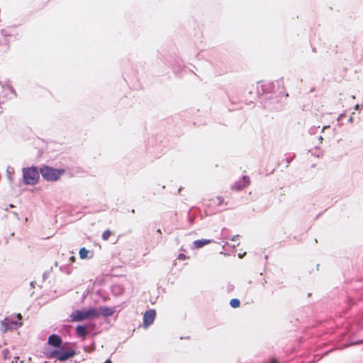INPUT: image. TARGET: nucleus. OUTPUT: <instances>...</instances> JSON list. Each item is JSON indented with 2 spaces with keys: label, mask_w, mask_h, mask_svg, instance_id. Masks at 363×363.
Returning a JSON list of instances; mask_svg holds the SVG:
<instances>
[{
  "label": "nucleus",
  "mask_w": 363,
  "mask_h": 363,
  "mask_svg": "<svg viewBox=\"0 0 363 363\" xmlns=\"http://www.w3.org/2000/svg\"><path fill=\"white\" fill-rule=\"evenodd\" d=\"M76 354V351L71 348H62L61 350L45 348L44 351V354L47 358H56L61 362H64L74 357Z\"/></svg>",
  "instance_id": "f257e3e1"
},
{
  "label": "nucleus",
  "mask_w": 363,
  "mask_h": 363,
  "mask_svg": "<svg viewBox=\"0 0 363 363\" xmlns=\"http://www.w3.org/2000/svg\"><path fill=\"white\" fill-rule=\"evenodd\" d=\"M99 316V313L95 308H89V309L84 310H76L74 311L69 316L67 319L69 321H82L88 318L92 317H98Z\"/></svg>",
  "instance_id": "f03ea898"
},
{
  "label": "nucleus",
  "mask_w": 363,
  "mask_h": 363,
  "mask_svg": "<svg viewBox=\"0 0 363 363\" xmlns=\"http://www.w3.org/2000/svg\"><path fill=\"white\" fill-rule=\"evenodd\" d=\"M43 179L49 182H55L60 179L62 174L65 173L63 169H57L50 166H43L40 169Z\"/></svg>",
  "instance_id": "7ed1b4c3"
},
{
  "label": "nucleus",
  "mask_w": 363,
  "mask_h": 363,
  "mask_svg": "<svg viewBox=\"0 0 363 363\" xmlns=\"http://www.w3.org/2000/svg\"><path fill=\"white\" fill-rule=\"evenodd\" d=\"M39 172L40 171H38L35 167L23 168L22 173L23 182L28 185H34L37 184L39 180Z\"/></svg>",
  "instance_id": "20e7f679"
},
{
  "label": "nucleus",
  "mask_w": 363,
  "mask_h": 363,
  "mask_svg": "<svg viewBox=\"0 0 363 363\" xmlns=\"http://www.w3.org/2000/svg\"><path fill=\"white\" fill-rule=\"evenodd\" d=\"M1 332L3 333H6L9 330L18 329V328L21 327L22 323L6 318L1 322Z\"/></svg>",
  "instance_id": "39448f33"
},
{
  "label": "nucleus",
  "mask_w": 363,
  "mask_h": 363,
  "mask_svg": "<svg viewBox=\"0 0 363 363\" xmlns=\"http://www.w3.org/2000/svg\"><path fill=\"white\" fill-rule=\"evenodd\" d=\"M274 85L273 82H259L257 86V92L258 95H262L273 91Z\"/></svg>",
  "instance_id": "423d86ee"
},
{
  "label": "nucleus",
  "mask_w": 363,
  "mask_h": 363,
  "mask_svg": "<svg viewBox=\"0 0 363 363\" xmlns=\"http://www.w3.org/2000/svg\"><path fill=\"white\" fill-rule=\"evenodd\" d=\"M156 312L154 309H150L144 313L143 315V325L145 328H147L152 325L155 318Z\"/></svg>",
  "instance_id": "0eeeda50"
},
{
  "label": "nucleus",
  "mask_w": 363,
  "mask_h": 363,
  "mask_svg": "<svg viewBox=\"0 0 363 363\" xmlns=\"http://www.w3.org/2000/svg\"><path fill=\"white\" fill-rule=\"evenodd\" d=\"M250 183L248 177L243 176L240 179L237 180L232 186L231 189L235 191H240L246 187Z\"/></svg>",
  "instance_id": "6e6552de"
},
{
  "label": "nucleus",
  "mask_w": 363,
  "mask_h": 363,
  "mask_svg": "<svg viewBox=\"0 0 363 363\" xmlns=\"http://www.w3.org/2000/svg\"><path fill=\"white\" fill-rule=\"evenodd\" d=\"M62 342V338L56 334H52L48 337V343L56 348H60Z\"/></svg>",
  "instance_id": "1a4fd4ad"
},
{
  "label": "nucleus",
  "mask_w": 363,
  "mask_h": 363,
  "mask_svg": "<svg viewBox=\"0 0 363 363\" xmlns=\"http://www.w3.org/2000/svg\"><path fill=\"white\" fill-rule=\"evenodd\" d=\"M212 242H213V240H210V239L196 240L194 241L192 247L194 249H199L206 245L211 243Z\"/></svg>",
  "instance_id": "9d476101"
},
{
  "label": "nucleus",
  "mask_w": 363,
  "mask_h": 363,
  "mask_svg": "<svg viewBox=\"0 0 363 363\" xmlns=\"http://www.w3.org/2000/svg\"><path fill=\"white\" fill-rule=\"evenodd\" d=\"M100 311L99 315L101 314L104 317H109L111 316L115 313L114 308L107 307V306H103L100 307Z\"/></svg>",
  "instance_id": "9b49d317"
},
{
  "label": "nucleus",
  "mask_w": 363,
  "mask_h": 363,
  "mask_svg": "<svg viewBox=\"0 0 363 363\" xmlns=\"http://www.w3.org/2000/svg\"><path fill=\"white\" fill-rule=\"evenodd\" d=\"M77 335L84 340L87 335V330L84 325H79L76 328Z\"/></svg>",
  "instance_id": "f8f14e48"
},
{
  "label": "nucleus",
  "mask_w": 363,
  "mask_h": 363,
  "mask_svg": "<svg viewBox=\"0 0 363 363\" xmlns=\"http://www.w3.org/2000/svg\"><path fill=\"white\" fill-rule=\"evenodd\" d=\"M89 253V250H86L85 247H82L80 250H79V257L80 258L82 259H85L87 257V255Z\"/></svg>",
  "instance_id": "ddd939ff"
},
{
  "label": "nucleus",
  "mask_w": 363,
  "mask_h": 363,
  "mask_svg": "<svg viewBox=\"0 0 363 363\" xmlns=\"http://www.w3.org/2000/svg\"><path fill=\"white\" fill-rule=\"evenodd\" d=\"M240 300L238 298H233L230 301V306L232 308H238L240 306Z\"/></svg>",
  "instance_id": "4468645a"
},
{
  "label": "nucleus",
  "mask_w": 363,
  "mask_h": 363,
  "mask_svg": "<svg viewBox=\"0 0 363 363\" xmlns=\"http://www.w3.org/2000/svg\"><path fill=\"white\" fill-rule=\"evenodd\" d=\"M363 343V340H357L356 341H350L346 345L345 347H349L352 345H360Z\"/></svg>",
  "instance_id": "2eb2a0df"
},
{
  "label": "nucleus",
  "mask_w": 363,
  "mask_h": 363,
  "mask_svg": "<svg viewBox=\"0 0 363 363\" xmlns=\"http://www.w3.org/2000/svg\"><path fill=\"white\" fill-rule=\"evenodd\" d=\"M111 235V232L109 230H106L102 233V239L104 240H107Z\"/></svg>",
  "instance_id": "dca6fc26"
},
{
  "label": "nucleus",
  "mask_w": 363,
  "mask_h": 363,
  "mask_svg": "<svg viewBox=\"0 0 363 363\" xmlns=\"http://www.w3.org/2000/svg\"><path fill=\"white\" fill-rule=\"evenodd\" d=\"M319 128L320 126H312L309 128L308 132L311 135H315L318 132Z\"/></svg>",
  "instance_id": "f3484780"
},
{
  "label": "nucleus",
  "mask_w": 363,
  "mask_h": 363,
  "mask_svg": "<svg viewBox=\"0 0 363 363\" xmlns=\"http://www.w3.org/2000/svg\"><path fill=\"white\" fill-rule=\"evenodd\" d=\"M215 202L217 203L218 206H220L224 203V199L222 196H217L216 198Z\"/></svg>",
  "instance_id": "a211bd4d"
},
{
  "label": "nucleus",
  "mask_w": 363,
  "mask_h": 363,
  "mask_svg": "<svg viewBox=\"0 0 363 363\" xmlns=\"http://www.w3.org/2000/svg\"><path fill=\"white\" fill-rule=\"evenodd\" d=\"M178 259L180 260H185L186 259V256L184 253H179Z\"/></svg>",
  "instance_id": "6ab92c4d"
},
{
  "label": "nucleus",
  "mask_w": 363,
  "mask_h": 363,
  "mask_svg": "<svg viewBox=\"0 0 363 363\" xmlns=\"http://www.w3.org/2000/svg\"><path fill=\"white\" fill-rule=\"evenodd\" d=\"M294 155H292L291 157H286V162L289 164L291 162V161L294 159Z\"/></svg>",
  "instance_id": "aec40b11"
},
{
  "label": "nucleus",
  "mask_w": 363,
  "mask_h": 363,
  "mask_svg": "<svg viewBox=\"0 0 363 363\" xmlns=\"http://www.w3.org/2000/svg\"><path fill=\"white\" fill-rule=\"evenodd\" d=\"M238 238V235H234V236L232 238V239H231V240H232L233 241L235 242V241H237Z\"/></svg>",
  "instance_id": "412c9836"
},
{
  "label": "nucleus",
  "mask_w": 363,
  "mask_h": 363,
  "mask_svg": "<svg viewBox=\"0 0 363 363\" xmlns=\"http://www.w3.org/2000/svg\"><path fill=\"white\" fill-rule=\"evenodd\" d=\"M354 110H359L360 108V106L359 104H356L354 106Z\"/></svg>",
  "instance_id": "4be33fe9"
},
{
  "label": "nucleus",
  "mask_w": 363,
  "mask_h": 363,
  "mask_svg": "<svg viewBox=\"0 0 363 363\" xmlns=\"http://www.w3.org/2000/svg\"><path fill=\"white\" fill-rule=\"evenodd\" d=\"M69 260L72 262H74L75 261V257L74 256H71L69 257Z\"/></svg>",
  "instance_id": "5701e85b"
},
{
  "label": "nucleus",
  "mask_w": 363,
  "mask_h": 363,
  "mask_svg": "<svg viewBox=\"0 0 363 363\" xmlns=\"http://www.w3.org/2000/svg\"><path fill=\"white\" fill-rule=\"evenodd\" d=\"M329 125H324L323 128H322V130H321V132L324 131L325 129H326L327 128H328Z\"/></svg>",
  "instance_id": "b1692460"
},
{
  "label": "nucleus",
  "mask_w": 363,
  "mask_h": 363,
  "mask_svg": "<svg viewBox=\"0 0 363 363\" xmlns=\"http://www.w3.org/2000/svg\"><path fill=\"white\" fill-rule=\"evenodd\" d=\"M348 121H349L350 123H352V122H353V117H352V116H350V118H349V120H348Z\"/></svg>",
  "instance_id": "393cba45"
},
{
  "label": "nucleus",
  "mask_w": 363,
  "mask_h": 363,
  "mask_svg": "<svg viewBox=\"0 0 363 363\" xmlns=\"http://www.w3.org/2000/svg\"><path fill=\"white\" fill-rule=\"evenodd\" d=\"M318 140L320 141V143H322V141H323V137H322V136H319V138H318Z\"/></svg>",
  "instance_id": "a878e982"
},
{
  "label": "nucleus",
  "mask_w": 363,
  "mask_h": 363,
  "mask_svg": "<svg viewBox=\"0 0 363 363\" xmlns=\"http://www.w3.org/2000/svg\"><path fill=\"white\" fill-rule=\"evenodd\" d=\"M16 316H17V318H19V319H21V318H22V316H21V313H18Z\"/></svg>",
  "instance_id": "bb28decb"
},
{
  "label": "nucleus",
  "mask_w": 363,
  "mask_h": 363,
  "mask_svg": "<svg viewBox=\"0 0 363 363\" xmlns=\"http://www.w3.org/2000/svg\"><path fill=\"white\" fill-rule=\"evenodd\" d=\"M343 116V114H340L339 117L337 118V120H340Z\"/></svg>",
  "instance_id": "cd10ccee"
},
{
  "label": "nucleus",
  "mask_w": 363,
  "mask_h": 363,
  "mask_svg": "<svg viewBox=\"0 0 363 363\" xmlns=\"http://www.w3.org/2000/svg\"><path fill=\"white\" fill-rule=\"evenodd\" d=\"M105 363H111V360L110 359H106Z\"/></svg>",
  "instance_id": "c85d7f7f"
},
{
  "label": "nucleus",
  "mask_w": 363,
  "mask_h": 363,
  "mask_svg": "<svg viewBox=\"0 0 363 363\" xmlns=\"http://www.w3.org/2000/svg\"><path fill=\"white\" fill-rule=\"evenodd\" d=\"M238 256H239L240 258H242L243 257V255L239 254Z\"/></svg>",
  "instance_id": "c756f323"
},
{
  "label": "nucleus",
  "mask_w": 363,
  "mask_h": 363,
  "mask_svg": "<svg viewBox=\"0 0 363 363\" xmlns=\"http://www.w3.org/2000/svg\"><path fill=\"white\" fill-rule=\"evenodd\" d=\"M10 89H11V91L12 92L13 91V88L10 87Z\"/></svg>",
  "instance_id": "7c9ffc66"
}]
</instances>
